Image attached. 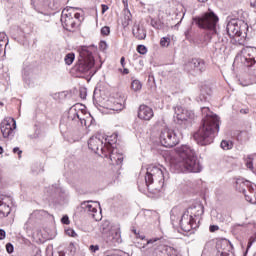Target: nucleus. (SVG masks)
I'll return each instance as SVG.
<instances>
[{
  "label": "nucleus",
  "mask_w": 256,
  "mask_h": 256,
  "mask_svg": "<svg viewBox=\"0 0 256 256\" xmlns=\"http://www.w3.org/2000/svg\"><path fill=\"white\" fill-rule=\"evenodd\" d=\"M122 3L124 5V9L127 10V14L125 15L126 21L124 22L125 27H127V25L131 23V19L133 18V16L131 15V11H129V0H122Z\"/></svg>",
  "instance_id": "25"
},
{
  "label": "nucleus",
  "mask_w": 256,
  "mask_h": 256,
  "mask_svg": "<svg viewBox=\"0 0 256 256\" xmlns=\"http://www.w3.org/2000/svg\"><path fill=\"white\" fill-rule=\"evenodd\" d=\"M200 3H206L207 0H198Z\"/></svg>",
  "instance_id": "55"
},
{
  "label": "nucleus",
  "mask_w": 256,
  "mask_h": 256,
  "mask_svg": "<svg viewBox=\"0 0 256 256\" xmlns=\"http://www.w3.org/2000/svg\"><path fill=\"white\" fill-rule=\"evenodd\" d=\"M85 109V105L77 103L73 105L67 112V129H75L74 137L72 139L73 142L79 141L81 137V133L79 132V124L81 123V125H83L84 122V125H87L85 123V118L83 117V115L87 113Z\"/></svg>",
  "instance_id": "4"
},
{
  "label": "nucleus",
  "mask_w": 256,
  "mask_h": 256,
  "mask_svg": "<svg viewBox=\"0 0 256 256\" xmlns=\"http://www.w3.org/2000/svg\"><path fill=\"white\" fill-rule=\"evenodd\" d=\"M203 206L196 205L189 207L180 219V227L183 231L189 232L191 229H197V220L195 217H201L203 215Z\"/></svg>",
  "instance_id": "5"
},
{
  "label": "nucleus",
  "mask_w": 256,
  "mask_h": 256,
  "mask_svg": "<svg viewBox=\"0 0 256 256\" xmlns=\"http://www.w3.org/2000/svg\"><path fill=\"white\" fill-rule=\"evenodd\" d=\"M240 113H242V115H247L249 113V108L241 109Z\"/></svg>",
  "instance_id": "48"
},
{
  "label": "nucleus",
  "mask_w": 256,
  "mask_h": 256,
  "mask_svg": "<svg viewBox=\"0 0 256 256\" xmlns=\"http://www.w3.org/2000/svg\"><path fill=\"white\" fill-rule=\"evenodd\" d=\"M255 241H256V238H255V237H251V238L249 239V242H248V249H249V247H251V245H253V243H255Z\"/></svg>",
  "instance_id": "47"
},
{
  "label": "nucleus",
  "mask_w": 256,
  "mask_h": 256,
  "mask_svg": "<svg viewBox=\"0 0 256 256\" xmlns=\"http://www.w3.org/2000/svg\"><path fill=\"white\" fill-rule=\"evenodd\" d=\"M169 45H171V38L162 37L160 39V47H169Z\"/></svg>",
  "instance_id": "34"
},
{
  "label": "nucleus",
  "mask_w": 256,
  "mask_h": 256,
  "mask_svg": "<svg viewBox=\"0 0 256 256\" xmlns=\"http://www.w3.org/2000/svg\"><path fill=\"white\" fill-rule=\"evenodd\" d=\"M170 163L171 167L178 171H190V173H199L201 171L197 156H195V150L188 145L176 148V154L172 157Z\"/></svg>",
  "instance_id": "1"
},
{
  "label": "nucleus",
  "mask_w": 256,
  "mask_h": 256,
  "mask_svg": "<svg viewBox=\"0 0 256 256\" xmlns=\"http://www.w3.org/2000/svg\"><path fill=\"white\" fill-rule=\"evenodd\" d=\"M131 89L135 92L137 91H141V89H143V83H141V81L139 80H133L131 82Z\"/></svg>",
  "instance_id": "29"
},
{
  "label": "nucleus",
  "mask_w": 256,
  "mask_h": 256,
  "mask_svg": "<svg viewBox=\"0 0 256 256\" xmlns=\"http://www.w3.org/2000/svg\"><path fill=\"white\" fill-rule=\"evenodd\" d=\"M164 251L169 256L173 255L174 253H177V250H175V248L171 246H164Z\"/></svg>",
  "instance_id": "36"
},
{
  "label": "nucleus",
  "mask_w": 256,
  "mask_h": 256,
  "mask_svg": "<svg viewBox=\"0 0 256 256\" xmlns=\"http://www.w3.org/2000/svg\"><path fill=\"white\" fill-rule=\"evenodd\" d=\"M95 66V59L93 53L87 49H82L78 63L74 67V71L78 73H89Z\"/></svg>",
  "instance_id": "7"
},
{
  "label": "nucleus",
  "mask_w": 256,
  "mask_h": 256,
  "mask_svg": "<svg viewBox=\"0 0 256 256\" xmlns=\"http://www.w3.org/2000/svg\"><path fill=\"white\" fill-rule=\"evenodd\" d=\"M219 117L217 115L206 116L202 126L194 134V139L202 147L211 145L217 134L219 133Z\"/></svg>",
  "instance_id": "2"
},
{
  "label": "nucleus",
  "mask_w": 256,
  "mask_h": 256,
  "mask_svg": "<svg viewBox=\"0 0 256 256\" xmlns=\"http://www.w3.org/2000/svg\"><path fill=\"white\" fill-rule=\"evenodd\" d=\"M3 153V147L0 146V155Z\"/></svg>",
  "instance_id": "54"
},
{
  "label": "nucleus",
  "mask_w": 256,
  "mask_h": 256,
  "mask_svg": "<svg viewBox=\"0 0 256 256\" xmlns=\"http://www.w3.org/2000/svg\"><path fill=\"white\" fill-rule=\"evenodd\" d=\"M100 232H102L103 235L109 233L111 231V222L108 220H104L101 222L99 226Z\"/></svg>",
  "instance_id": "27"
},
{
  "label": "nucleus",
  "mask_w": 256,
  "mask_h": 256,
  "mask_svg": "<svg viewBox=\"0 0 256 256\" xmlns=\"http://www.w3.org/2000/svg\"><path fill=\"white\" fill-rule=\"evenodd\" d=\"M150 25H151L154 29H158V30L163 29V22H161V20H157V19H155V18H152V19H151Z\"/></svg>",
  "instance_id": "30"
},
{
  "label": "nucleus",
  "mask_w": 256,
  "mask_h": 256,
  "mask_svg": "<svg viewBox=\"0 0 256 256\" xmlns=\"http://www.w3.org/2000/svg\"><path fill=\"white\" fill-rule=\"evenodd\" d=\"M88 213L94 221H101V209L97 202H93L92 204H88L87 206Z\"/></svg>",
  "instance_id": "20"
},
{
  "label": "nucleus",
  "mask_w": 256,
  "mask_h": 256,
  "mask_svg": "<svg viewBox=\"0 0 256 256\" xmlns=\"http://www.w3.org/2000/svg\"><path fill=\"white\" fill-rule=\"evenodd\" d=\"M231 249H232L231 242H229L227 239L219 240L216 243L215 256L233 255V253H230Z\"/></svg>",
  "instance_id": "16"
},
{
  "label": "nucleus",
  "mask_w": 256,
  "mask_h": 256,
  "mask_svg": "<svg viewBox=\"0 0 256 256\" xmlns=\"http://www.w3.org/2000/svg\"><path fill=\"white\" fill-rule=\"evenodd\" d=\"M109 148L106 149L103 156L108 157L112 165H121L123 163V154L119 153V150L115 147V143L111 142Z\"/></svg>",
  "instance_id": "13"
},
{
  "label": "nucleus",
  "mask_w": 256,
  "mask_h": 256,
  "mask_svg": "<svg viewBox=\"0 0 256 256\" xmlns=\"http://www.w3.org/2000/svg\"><path fill=\"white\" fill-rule=\"evenodd\" d=\"M221 165L227 169H231V167H235V165H237V159L233 156H224L221 160Z\"/></svg>",
  "instance_id": "23"
},
{
  "label": "nucleus",
  "mask_w": 256,
  "mask_h": 256,
  "mask_svg": "<svg viewBox=\"0 0 256 256\" xmlns=\"http://www.w3.org/2000/svg\"><path fill=\"white\" fill-rule=\"evenodd\" d=\"M242 63H244L245 67H253L255 65V57L251 55V53L245 51L242 56Z\"/></svg>",
  "instance_id": "22"
},
{
  "label": "nucleus",
  "mask_w": 256,
  "mask_h": 256,
  "mask_svg": "<svg viewBox=\"0 0 256 256\" xmlns=\"http://www.w3.org/2000/svg\"><path fill=\"white\" fill-rule=\"evenodd\" d=\"M15 129H17V122L14 118L8 117L1 122L0 130L5 139L13 135V131H15Z\"/></svg>",
  "instance_id": "14"
},
{
  "label": "nucleus",
  "mask_w": 256,
  "mask_h": 256,
  "mask_svg": "<svg viewBox=\"0 0 256 256\" xmlns=\"http://www.w3.org/2000/svg\"><path fill=\"white\" fill-rule=\"evenodd\" d=\"M136 51L140 53V55H145L147 53V47H145V45H138Z\"/></svg>",
  "instance_id": "37"
},
{
  "label": "nucleus",
  "mask_w": 256,
  "mask_h": 256,
  "mask_svg": "<svg viewBox=\"0 0 256 256\" xmlns=\"http://www.w3.org/2000/svg\"><path fill=\"white\" fill-rule=\"evenodd\" d=\"M220 147L224 150V151H229L230 149H233V142L229 141V140H222Z\"/></svg>",
  "instance_id": "31"
},
{
  "label": "nucleus",
  "mask_w": 256,
  "mask_h": 256,
  "mask_svg": "<svg viewBox=\"0 0 256 256\" xmlns=\"http://www.w3.org/2000/svg\"><path fill=\"white\" fill-rule=\"evenodd\" d=\"M6 251H7V253H9V254L13 253V251H15V248L13 247V244L7 243V244H6Z\"/></svg>",
  "instance_id": "41"
},
{
  "label": "nucleus",
  "mask_w": 256,
  "mask_h": 256,
  "mask_svg": "<svg viewBox=\"0 0 256 256\" xmlns=\"http://www.w3.org/2000/svg\"><path fill=\"white\" fill-rule=\"evenodd\" d=\"M117 143V136H108L104 138L101 135L92 136L88 141V147L94 153H101L104 155L106 149L112 145V143Z\"/></svg>",
  "instance_id": "6"
},
{
  "label": "nucleus",
  "mask_w": 256,
  "mask_h": 256,
  "mask_svg": "<svg viewBox=\"0 0 256 256\" xmlns=\"http://www.w3.org/2000/svg\"><path fill=\"white\" fill-rule=\"evenodd\" d=\"M101 9H102V15H104V13H105L106 11H109V6H107V5H105V4H102V5H101Z\"/></svg>",
  "instance_id": "45"
},
{
  "label": "nucleus",
  "mask_w": 256,
  "mask_h": 256,
  "mask_svg": "<svg viewBox=\"0 0 256 256\" xmlns=\"http://www.w3.org/2000/svg\"><path fill=\"white\" fill-rule=\"evenodd\" d=\"M111 34V28L109 26H104L101 28V35L108 37Z\"/></svg>",
  "instance_id": "35"
},
{
  "label": "nucleus",
  "mask_w": 256,
  "mask_h": 256,
  "mask_svg": "<svg viewBox=\"0 0 256 256\" xmlns=\"http://www.w3.org/2000/svg\"><path fill=\"white\" fill-rule=\"evenodd\" d=\"M133 35L136 37V39H138V41H143V39L147 37V32L145 29L137 26V29L133 30Z\"/></svg>",
  "instance_id": "26"
},
{
  "label": "nucleus",
  "mask_w": 256,
  "mask_h": 256,
  "mask_svg": "<svg viewBox=\"0 0 256 256\" xmlns=\"http://www.w3.org/2000/svg\"><path fill=\"white\" fill-rule=\"evenodd\" d=\"M5 237H7V233L5 232V230L0 229V241H3Z\"/></svg>",
  "instance_id": "44"
},
{
  "label": "nucleus",
  "mask_w": 256,
  "mask_h": 256,
  "mask_svg": "<svg viewBox=\"0 0 256 256\" xmlns=\"http://www.w3.org/2000/svg\"><path fill=\"white\" fill-rule=\"evenodd\" d=\"M61 223H62L63 225H65V216H62V218H61Z\"/></svg>",
  "instance_id": "52"
},
{
  "label": "nucleus",
  "mask_w": 256,
  "mask_h": 256,
  "mask_svg": "<svg viewBox=\"0 0 256 256\" xmlns=\"http://www.w3.org/2000/svg\"><path fill=\"white\" fill-rule=\"evenodd\" d=\"M123 74H124V75H129V69L124 68V69H123Z\"/></svg>",
  "instance_id": "51"
},
{
  "label": "nucleus",
  "mask_w": 256,
  "mask_h": 256,
  "mask_svg": "<svg viewBox=\"0 0 256 256\" xmlns=\"http://www.w3.org/2000/svg\"><path fill=\"white\" fill-rule=\"evenodd\" d=\"M66 31H75L81 25V13L75 8H67L65 14Z\"/></svg>",
  "instance_id": "10"
},
{
  "label": "nucleus",
  "mask_w": 256,
  "mask_h": 256,
  "mask_svg": "<svg viewBox=\"0 0 256 256\" xmlns=\"http://www.w3.org/2000/svg\"><path fill=\"white\" fill-rule=\"evenodd\" d=\"M101 45H105V42H101Z\"/></svg>",
  "instance_id": "58"
},
{
  "label": "nucleus",
  "mask_w": 256,
  "mask_h": 256,
  "mask_svg": "<svg viewBox=\"0 0 256 256\" xmlns=\"http://www.w3.org/2000/svg\"><path fill=\"white\" fill-rule=\"evenodd\" d=\"M178 211H179V208H174V209L172 210V213H178Z\"/></svg>",
  "instance_id": "53"
},
{
  "label": "nucleus",
  "mask_w": 256,
  "mask_h": 256,
  "mask_svg": "<svg viewBox=\"0 0 256 256\" xmlns=\"http://www.w3.org/2000/svg\"><path fill=\"white\" fill-rule=\"evenodd\" d=\"M160 143L163 147H175L179 145V136L171 129H163L160 133Z\"/></svg>",
  "instance_id": "11"
},
{
  "label": "nucleus",
  "mask_w": 256,
  "mask_h": 256,
  "mask_svg": "<svg viewBox=\"0 0 256 256\" xmlns=\"http://www.w3.org/2000/svg\"><path fill=\"white\" fill-rule=\"evenodd\" d=\"M73 61H75V53L71 52V53L66 54L65 64L73 65Z\"/></svg>",
  "instance_id": "32"
},
{
  "label": "nucleus",
  "mask_w": 256,
  "mask_h": 256,
  "mask_svg": "<svg viewBox=\"0 0 256 256\" xmlns=\"http://www.w3.org/2000/svg\"><path fill=\"white\" fill-rule=\"evenodd\" d=\"M65 12V10H62V14Z\"/></svg>",
  "instance_id": "60"
},
{
  "label": "nucleus",
  "mask_w": 256,
  "mask_h": 256,
  "mask_svg": "<svg viewBox=\"0 0 256 256\" xmlns=\"http://www.w3.org/2000/svg\"><path fill=\"white\" fill-rule=\"evenodd\" d=\"M88 213L94 221H101V209L97 202H93L92 204H88L87 206Z\"/></svg>",
  "instance_id": "19"
},
{
  "label": "nucleus",
  "mask_w": 256,
  "mask_h": 256,
  "mask_svg": "<svg viewBox=\"0 0 256 256\" xmlns=\"http://www.w3.org/2000/svg\"><path fill=\"white\" fill-rule=\"evenodd\" d=\"M155 117V113L153 112V108L147 105H140L138 109V119L141 121H151Z\"/></svg>",
  "instance_id": "17"
},
{
  "label": "nucleus",
  "mask_w": 256,
  "mask_h": 256,
  "mask_svg": "<svg viewBox=\"0 0 256 256\" xmlns=\"http://www.w3.org/2000/svg\"><path fill=\"white\" fill-rule=\"evenodd\" d=\"M58 256H65L64 254L60 253Z\"/></svg>",
  "instance_id": "57"
},
{
  "label": "nucleus",
  "mask_w": 256,
  "mask_h": 256,
  "mask_svg": "<svg viewBox=\"0 0 256 256\" xmlns=\"http://www.w3.org/2000/svg\"><path fill=\"white\" fill-rule=\"evenodd\" d=\"M0 45H3V44H2V41H0Z\"/></svg>",
  "instance_id": "61"
},
{
  "label": "nucleus",
  "mask_w": 256,
  "mask_h": 256,
  "mask_svg": "<svg viewBox=\"0 0 256 256\" xmlns=\"http://www.w3.org/2000/svg\"><path fill=\"white\" fill-rule=\"evenodd\" d=\"M71 221L69 220V216H65V225H70Z\"/></svg>",
  "instance_id": "50"
},
{
  "label": "nucleus",
  "mask_w": 256,
  "mask_h": 256,
  "mask_svg": "<svg viewBox=\"0 0 256 256\" xmlns=\"http://www.w3.org/2000/svg\"><path fill=\"white\" fill-rule=\"evenodd\" d=\"M195 22L200 29H209L210 31H213L215 27H217L219 17L213 12H206L202 17L195 18Z\"/></svg>",
  "instance_id": "9"
},
{
  "label": "nucleus",
  "mask_w": 256,
  "mask_h": 256,
  "mask_svg": "<svg viewBox=\"0 0 256 256\" xmlns=\"http://www.w3.org/2000/svg\"><path fill=\"white\" fill-rule=\"evenodd\" d=\"M88 213L94 221H101V209L97 202H93L92 204H88L87 206Z\"/></svg>",
  "instance_id": "18"
},
{
  "label": "nucleus",
  "mask_w": 256,
  "mask_h": 256,
  "mask_svg": "<svg viewBox=\"0 0 256 256\" xmlns=\"http://www.w3.org/2000/svg\"><path fill=\"white\" fill-rule=\"evenodd\" d=\"M190 67L194 69V71H199L200 73H203L205 69H207V66H205V60L201 58H194L190 61Z\"/></svg>",
  "instance_id": "21"
},
{
  "label": "nucleus",
  "mask_w": 256,
  "mask_h": 256,
  "mask_svg": "<svg viewBox=\"0 0 256 256\" xmlns=\"http://www.w3.org/2000/svg\"><path fill=\"white\" fill-rule=\"evenodd\" d=\"M226 29L229 37H241L243 33L247 34L249 25L243 20L232 19L228 22Z\"/></svg>",
  "instance_id": "8"
},
{
  "label": "nucleus",
  "mask_w": 256,
  "mask_h": 256,
  "mask_svg": "<svg viewBox=\"0 0 256 256\" xmlns=\"http://www.w3.org/2000/svg\"><path fill=\"white\" fill-rule=\"evenodd\" d=\"M165 168L163 166L150 165L145 175V187L154 195L165 187Z\"/></svg>",
  "instance_id": "3"
},
{
  "label": "nucleus",
  "mask_w": 256,
  "mask_h": 256,
  "mask_svg": "<svg viewBox=\"0 0 256 256\" xmlns=\"http://www.w3.org/2000/svg\"><path fill=\"white\" fill-rule=\"evenodd\" d=\"M211 34L210 33H203L200 36V40L198 43H201V45H207V43H209V41H211Z\"/></svg>",
  "instance_id": "28"
},
{
  "label": "nucleus",
  "mask_w": 256,
  "mask_h": 256,
  "mask_svg": "<svg viewBox=\"0 0 256 256\" xmlns=\"http://www.w3.org/2000/svg\"><path fill=\"white\" fill-rule=\"evenodd\" d=\"M106 109L116 112L123 111L125 109V97L119 93L112 94L106 102Z\"/></svg>",
  "instance_id": "12"
},
{
  "label": "nucleus",
  "mask_w": 256,
  "mask_h": 256,
  "mask_svg": "<svg viewBox=\"0 0 256 256\" xmlns=\"http://www.w3.org/2000/svg\"><path fill=\"white\" fill-rule=\"evenodd\" d=\"M202 111H209V108H202Z\"/></svg>",
  "instance_id": "56"
},
{
  "label": "nucleus",
  "mask_w": 256,
  "mask_h": 256,
  "mask_svg": "<svg viewBox=\"0 0 256 256\" xmlns=\"http://www.w3.org/2000/svg\"><path fill=\"white\" fill-rule=\"evenodd\" d=\"M13 153H17L19 159H21V155L23 154V151H21V149H19V147H15L13 149Z\"/></svg>",
  "instance_id": "42"
},
{
  "label": "nucleus",
  "mask_w": 256,
  "mask_h": 256,
  "mask_svg": "<svg viewBox=\"0 0 256 256\" xmlns=\"http://www.w3.org/2000/svg\"><path fill=\"white\" fill-rule=\"evenodd\" d=\"M65 233L68 235V237H77V234L73 228L66 229Z\"/></svg>",
  "instance_id": "39"
},
{
  "label": "nucleus",
  "mask_w": 256,
  "mask_h": 256,
  "mask_svg": "<svg viewBox=\"0 0 256 256\" xmlns=\"http://www.w3.org/2000/svg\"><path fill=\"white\" fill-rule=\"evenodd\" d=\"M245 165H246L247 169H250V171H253V169H254V167H253V155L247 156V158L245 159Z\"/></svg>",
  "instance_id": "33"
},
{
  "label": "nucleus",
  "mask_w": 256,
  "mask_h": 256,
  "mask_svg": "<svg viewBox=\"0 0 256 256\" xmlns=\"http://www.w3.org/2000/svg\"><path fill=\"white\" fill-rule=\"evenodd\" d=\"M90 251H92V253H95L96 251H99V246L98 245H91L90 246Z\"/></svg>",
  "instance_id": "46"
},
{
  "label": "nucleus",
  "mask_w": 256,
  "mask_h": 256,
  "mask_svg": "<svg viewBox=\"0 0 256 256\" xmlns=\"http://www.w3.org/2000/svg\"><path fill=\"white\" fill-rule=\"evenodd\" d=\"M77 251V249L75 248V245L73 244H70L67 248V253H68V256H73L75 255V252Z\"/></svg>",
  "instance_id": "38"
},
{
  "label": "nucleus",
  "mask_w": 256,
  "mask_h": 256,
  "mask_svg": "<svg viewBox=\"0 0 256 256\" xmlns=\"http://www.w3.org/2000/svg\"><path fill=\"white\" fill-rule=\"evenodd\" d=\"M65 12V10H62V14Z\"/></svg>",
  "instance_id": "59"
},
{
  "label": "nucleus",
  "mask_w": 256,
  "mask_h": 256,
  "mask_svg": "<svg viewBox=\"0 0 256 256\" xmlns=\"http://www.w3.org/2000/svg\"><path fill=\"white\" fill-rule=\"evenodd\" d=\"M175 115L177 121H187L189 119V115H187V110L183 109L181 106H177L175 108Z\"/></svg>",
  "instance_id": "24"
},
{
  "label": "nucleus",
  "mask_w": 256,
  "mask_h": 256,
  "mask_svg": "<svg viewBox=\"0 0 256 256\" xmlns=\"http://www.w3.org/2000/svg\"><path fill=\"white\" fill-rule=\"evenodd\" d=\"M13 198L7 195H0V218L7 217L11 213Z\"/></svg>",
  "instance_id": "15"
},
{
  "label": "nucleus",
  "mask_w": 256,
  "mask_h": 256,
  "mask_svg": "<svg viewBox=\"0 0 256 256\" xmlns=\"http://www.w3.org/2000/svg\"><path fill=\"white\" fill-rule=\"evenodd\" d=\"M120 63L122 65L123 69H125V57L124 56L121 57Z\"/></svg>",
  "instance_id": "49"
},
{
  "label": "nucleus",
  "mask_w": 256,
  "mask_h": 256,
  "mask_svg": "<svg viewBox=\"0 0 256 256\" xmlns=\"http://www.w3.org/2000/svg\"><path fill=\"white\" fill-rule=\"evenodd\" d=\"M136 1H139V0H136Z\"/></svg>",
  "instance_id": "62"
},
{
  "label": "nucleus",
  "mask_w": 256,
  "mask_h": 256,
  "mask_svg": "<svg viewBox=\"0 0 256 256\" xmlns=\"http://www.w3.org/2000/svg\"><path fill=\"white\" fill-rule=\"evenodd\" d=\"M209 231H210V233H215V231H219V226H217V225H211V226L209 227Z\"/></svg>",
  "instance_id": "43"
},
{
  "label": "nucleus",
  "mask_w": 256,
  "mask_h": 256,
  "mask_svg": "<svg viewBox=\"0 0 256 256\" xmlns=\"http://www.w3.org/2000/svg\"><path fill=\"white\" fill-rule=\"evenodd\" d=\"M79 96L81 99H87V90L85 88H81L79 91Z\"/></svg>",
  "instance_id": "40"
}]
</instances>
